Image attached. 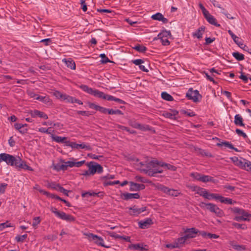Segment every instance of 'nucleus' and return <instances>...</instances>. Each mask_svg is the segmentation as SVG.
<instances>
[{
  "mask_svg": "<svg viewBox=\"0 0 251 251\" xmlns=\"http://www.w3.org/2000/svg\"><path fill=\"white\" fill-rule=\"evenodd\" d=\"M221 93L225 95L226 98L229 100H231L232 97H231V94L230 92L227 91H223L222 90L221 91Z\"/></svg>",
  "mask_w": 251,
  "mask_h": 251,
  "instance_id": "obj_60",
  "label": "nucleus"
},
{
  "mask_svg": "<svg viewBox=\"0 0 251 251\" xmlns=\"http://www.w3.org/2000/svg\"><path fill=\"white\" fill-rule=\"evenodd\" d=\"M5 162L7 165L14 167L18 170L23 169L33 171V169L19 156H14L6 153L0 154V163Z\"/></svg>",
  "mask_w": 251,
  "mask_h": 251,
  "instance_id": "obj_1",
  "label": "nucleus"
},
{
  "mask_svg": "<svg viewBox=\"0 0 251 251\" xmlns=\"http://www.w3.org/2000/svg\"><path fill=\"white\" fill-rule=\"evenodd\" d=\"M66 146L71 147L73 149H85L86 150L90 151L92 150V148L90 145H86L84 143L83 144H76L75 142H71L70 141H68L66 142Z\"/></svg>",
  "mask_w": 251,
  "mask_h": 251,
  "instance_id": "obj_11",
  "label": "nucleus"
},
{
  "mask_svg": "<svg viewBox=\"0 0 251 251\" xmlns=\"http://www.w3.org/2000/svg\"><path fill=\"white\" fill-rule=\"evenodd\" d=\"M100 56L102 60H101V62L103 64H106L108 62H110V61L108 59V58L105 55V54L102 53L100 54Z\"/></svg>",
  "mask_w": 251,
  "mask_h": 251,
  "instance_id": "obj_53",
  "label": "nucleus"
},
{
  "mask_svg": "<svg viewBox=\"0 0 251 251\" xmlns=\"http://www.w3.org/2000/svg\"><path fill=\"white\" fill-rule=\"evenodd\" d=\"M230 158L231 160L233 162L234 165L243 169H244L246 168V163L248 161L242 158H241V159H239L236 156H233L230 157Z\"/></svg>",
  "mask_w": 251,
  "mask_h": 251,
  "instance_id": "obj_12",
  "label": "nucleus"
},
{
  "mask_svg": "<svg viewBox=\"0 0 251 251\" xmlns=\"http://www.w3.org/2000/svg\"><path fill=\"white\" fill-rule=\"evenodd\" d=\"M108 235L115 239H122V236L117 234L114 232H108Z\"/></svg>",
  "mask_w": 251,
  "mask_h": 251,
  "instance_id": "obj_63",
  "label": "nucleus"
},
{
  "mask_svg": "<svg viewBox=\"0 0 251 251\" xmlns=\"http://www.w3.org/2000/svg\"><path fill=\"white\" fill-rule=\"evenodd\" d=\"M80 88L83 91L87 93L88 94L99 98L106 100L109 101L113 100L121 104H126V102L120 99L116 98L111 95H106L103 92L97 89H93L92 88L89 87L86 85H81L80 86Z\"/></svg>",
  "mask_w": 251,
  "mask_h": 251,
  "instance_id": "obj_2",
  "label": "nucleus"
},
{
  "mask_svg": "<svg viewBox=\"0 0 251 251\" xmlns=\"http://www.w3.org/2000/svg\"><path fill=\"white\" fill-rule=\"evenodd\" d=\"M205 27L204 26H201L196 31L194 34V36L197 37L198 38H201L202 37V33L204 32Z\"/></svg>",
  "mask_w": 251,
  "mask_h": 251,
  "instance_id": "obj_38",
  "label": "nucleus"
},
{
  "mask_svg": "<svg viewBox=\"0 0 251 251\" xmlns=\"http://www.w3.org/2000/svg\"><path fill=\"white\" fill-rule=\"evenodd\" d=\"M201 175L199 173H192L190 174V176L196 180L200 181Z\"/></svg>",
  "mask_w": 251,
  "mask_h": 251,
  "instance_id": "obj_55",
  "label": "nucleus"
},
{
  "mask_svg": "<svg viewBox=\"0 0 251 251\" xmlns=\"http://www.w3.org/2000/svg\"><path fill=\"white\" fill-rule=\"evenodd\" d=\"M186 97L188 100H192L195 102L199 101L200 99L201 98L199 91L197 90H194L192 88L189 89L186 93Z\"/></svg>",
  "mask_w": 251,
  "mask_h": 251,
  "instance_id": "obj_7",
  "label": "nucleus"
},
{
  "mask_svg": "<svg viewBox=\"0 0 251 251\" xmlns=\"http://www.w3.org/2000/svg\"><path fill=\"white\" fill-rule=\"evenodd\" d=\"M180 194V193L176 190L170 189V193L168 194L169 195L171 196L177 197Z\"/></svg>",
  "mask_w": 251,
  "mask_h": 251,
  "instance_id": "obj_59",
  "label": "nucleus"
},
{
  "mask_svg": "<svg viewBox=\"0 0 251 251\" xmlns=\"http://www.w3.org/2000/svg\"><path fill=\"white\" fill-rule=\"evenodd\" d=\"M224 146L226 148H228V149L233 150L237 152L239 151L238 150V149L234 147L233 145L228 141H225L221 142V147H223Z\"/></svg>",
  "mask_w": 251,
  "mask_h": 251,
  "instance_id": "obj_26",
  "label": "nucleus"
},
{
  "mask_svg": "<svg viewBox=\"0 0 251 251\" xmlns=\"http://www.w3.org/2000/svg\"><path fill=\"white\" fill-rule=\"evenodd\" d=\"M12 226H13L11 223H9L8 221L5 223L0 224V228L1 229V231H2L5 227Z\"/></svg>",
  "mask_w": 251,
  "mask_h": 251,
  "instance_id": "obj_48",
  "label": "nucleus"
},
{
  "mask_svg": "<svg viewBox=\"0 0 251 251\" xmlns=\"http://www.w3.org/2000/svg\"><path fill=\"white\" fill-rule=\"evenodd\" d=\"M232 211L238 215L236 216L234 220L237 221H249V217H251V214L246 212L245 210L238 207H234L232 209Z\"/></svg>",
  "mask_w": 251,
  "mask_h": 251,
  "instance_id": "obj_3",
  "label": "nucleus"
},
{
  "mask_svg": "<svg viewBox=\"0 0 251 251\" xmlns=\"http://www.w3.org/2000/svg\"><path fill=\"white\" fill-rule=\"evenodd\" d=\"M129 210L131 211L129 212L130 215L133 216H137L142 212L146 210V207H142L141 208H137L136 206L132 207H130Z\"/></svg>",
  "mask_w": 251,
  "mask_h": 251,
  "instance_id": "obj_20",
  "label": "nucleus"
},
{
  "mask_svg": "<svg viewBox=\"0 0 251 251\" xmlns=\"http://www.w3.org/2000/svg\"><path fill=\"white\" fill-rule=\"evenodd\" d=\"M61 161L63 163H64L66 164L67 169H68V167H75V164L74 161H68L67 162H65L64 160H61Z\"/></svg>",
  "mask_w": 251,
  "mask_h": 251,
  "instance_id": "obj_57",
  "label": "nucleus"
},
{
  "mask_svg": "<svg viewBox=\"0 0 251 251\" xmlns=\"http://www.w3.org/2000/svg\"><path fill=\"white\" fill-rule=\"evenodd\" d=\"M41 219L40 217H35L33 218V222L32 223V226L34 228H36L37 226L40 224Z\"/></svg>",
  "mask_w": 251,
  "mask_h": 251,
  "instance_id": "obj_54",
  "label": "nucleus"
},
{
  "mask_svg": "<svg viewBox=\"0 0 251 251\" xmlns=\"http://www.w3.org/2000/svg\"><path fill=\"white\" fill-rule=\"evenodd\" d=\"M30 115L32 118H36L37 117H39L40 118H42L44 119L47 120L48 119V115L44 112L39 111L38 110H34L33 111H31Z\"/></svg>",
  "mask_w": 251,
  "mask_h": 251,
  "instance_id": "obj_19",
  "label": "nucleus"
},
{
  "mask_svg": "<svg viewBox=\"0 0 251 251\" xmlns=\"http://www.w3.org/2000/svg\"><path fill=\"white\" fill-rule=\"evenodd\" d=\"M156 165H158V161L157 160H151L150 162H146V165L144 168L141 169V171L147 174L150 176H153L152 172L153 168H155Z\"/></svg>",
  "mask_w": 251,
  "mask_h": 251,
  "instance_id": "obj_5",
  "label": "nucleus"
},
{
  "mask_svg": "<svg viewBox=\"0 0 251 251\" xmlns=\"http://www.w3.org/2000/svg\"><path fill=\"white\" fill-rule=\"evenodd\" d=\"M136 181L143 182V183H147L148 182L147 179L143 177H142L141 176H137L135 177Z\"/></svg>",
  "mask_w": 251,
  "mask_h": 251,
  "instance_id": "obj_62",
  "label": "nucleus"
},
{
  "mask_svg": "<svg viewBox=\"0 0 251 251\" xmlns=\"http://www.w3.org/2000/svg\"><path fill=\"white\" fill-rule=\"evenodd\" d=\"M27 235L26 234L23 235H17L15 237V240L18 242H23L24 240L27 238Z\"/></svg>",
  "mask_w": 251,
  "mask_h": 251,
  "instance_id": "obj_43",
  "label": "nucleus"
},
{
  "mask_svg": "<svg viewBox=\"0 0 251 251\" xmlns=\"http://www.w3.org/2000/svg\"><path fill=\"white\" fill-rule=\"evenodd\" d=\"M200 206L202 208H206L212 212H214L217 214V212L216 210H219V208L214 204L211 203H205L201 202L200 204Z\"/></svg>",
  "mask_w": 251,
  "mask_h": 251,
  "instance_id": "obj_14",
  "label": "nucleus"
},
{
  "mask_svg": "<svg viewBox=\"0 0 251 251\" xmlns=\"http://www.w3.org/2000/svg\"><path fill=\"white\" fill-rule=\"evenodd\" d=\"M187 239L185 237V235L183 236V237H180V238H178L177 240H176V242H177V243L178 244V245L180 246L181 245H183V244H184L185 242V241L187 240Z\"/></svg>",
  "mask_w": 251,
  "mask_h": 251,
  "instance_id": "obj_58",
  "label": "nucleus"
},
{
  "mask_svg": "<svg viewBox=\"0 0 251 251\" xmlns=\"http://www.w3.org/2000/svg\"><path fill=\"white\" fill-rule=\"evenodd\" d=\"M161 98L166 100L172 101L174 100L173 97L166 92H163L161 93Z\"/></svg>",
  "mask_w": 251,
  "mask_h": 251,
  "instance_id": "obj_36",
  "label": "nucleus"
},
{
  "mask_svg": "<svg viewBox=\"0 0 251 251\" xmlns=\"http://www.w3.org/2000/svg\"><path fill=\"white\" fill-rule=\"evenodd\" d=\"M232 54L233 56L238 61H242L245 59L244 55L239 52H233Z\"/></svg>",
  "mask_w": 251,
  "mask_h": 251,
  "instance_id": "obj_37",
  "label": "nucleus"
},
{
  "mask_svg": "<svg viewBox=\"0 0 251 251\" xmlns=\"http://www.w3.org/2000/svg\"><path fill=\"white\" fill-rule=\"evenodd\" d=\"M162 16H163V15L161 13L158 12L154 15H152L151 16V18L152 19H153L154 20H157L158 21H160L161 19Z\"/></svg>",
  "mask_w": 251,
  "mask_h": 251,
  "instance_id": "obj_51",
  "label": "nucleus"
},
{
  "mask_svg": "<svg viewBox=\"0 0 251 251\" xmlns=\"http://www.w3.org/2000/svg\"><path fill=\"white\" fill-rule=\"evenodd\" d=\"M204 17L209 24L214 25L216 26H220V24H218L217 23L216 19L214 17V16L210 15L209 12L205 15Z\"/></svg>",
  "mask_w": 251,
  "mask_h": 251,
  "instance_id": "obj_23",
  "label": "nucleus"
},
{
  "mask_svg": "<svg viewBox=\"0 0 251 251\" xmlns=\"http://www.w3.org/2000/svg\"><path fill=\"white\" fill-rule=\"evenodd\" d=\"M108 114L113 115V114H117V115H123L124 114L123 112L119 109L114 110L113 109H109L108 111Z\"/></svg>",
  "mask_w": 251,
  "mask_h": 251,
  "instance_id": "obj_47",
  "label": "nucleus"
},
{
  "mask_svg": "<svg viewBox=\"0 0 251 251\" xmlns=\"http://www.w3.org/2000/svg\"><path fill=\"white\" fill-rule=\"evenodd\" d=\"M212 178L213 177L210 176L201 175L200 181L203 182L211 181L212 180Z\"/></svg>",
  "mask_w": 251,
  "mask_h": 251,
  "instance_id": "obj_40",
  "label": "nucleus"
},
{
  "mask_svg": "<svg viewBox=\"0 0 251 251\" xmlns=\"http://www.w3.org/2000/svg\"><path fill=\"white\" fill-rule=\"evenodd\" d=\"M87 166L91 175H94L96 173L100 174L103 171V167L100 164L94 161H91L88 163Z\"/></svg>",
  "mask_w": 251,
  "mask_h": 251,
  "instance_id": "obj_6",
  "label": "nucleus"
},
{
  "mask_svg": "<svg viewBox=\"0 0 251 251\" xmlns=\"http://www.w3.org/2000/svg\"><path fill=\"white\" fill-rule=\"evenodd\" d=\"M232 226L238 229H246L247 228V226L245 224H241L237 223H233Z\"/></svg>",
  "mask_w": 251,
  "mask_h": 251,
  "instance_id": "obj_44",
  "label": "nucleus"
},
{
  "mask_svg": "<svg viewBox=\"0 0 251 251\" xmlns=\"http://www.w3.org/2000/svg\"><path fill=\"white\" fill-rule=\"evenodd\" d=\"M178 114V112L174 111V113H170L168 112H164L163 113V116L166 118H169L170 119H175L176 116Z\"/></svg>",
  "mask_w": 251,
  "mask_h": 251,
  "instance_id": "obj_32",
  "label": "nucleus"
},
{
  "mask_svg": "<svg viewBox=\"0 0 251 251\" xmlns=\"http://www.w3.org/2000/svg\"><path fill=\"white\" fill-rule=\"evenodd\" d=\"M56 187H58V190L60 192L63 193L64 195L68 196V192H71L70 191L64 189L62 186H61L60 184H57Z\"/></svg>",
  "mask_w": 251,
  "mask_h": 251,
  "instance_id": "obj_45",
  "label": "nucleus"
},
{
  "mask_svg": "<svg viewBox=\"0 0 251 251\" xmlns=\"http://www.w3.org/2000/svg\"><path fill=\"white\" fill-rule=\"evenodd\" d=\"M221 203H224L225 204H232V200L228 198H225L221 196Z\"/></svg>",
  "mask_w": 251,
  "mask_h": 251,
  "instance_id": "obj_41",
  "label": "nucleus"
},
{
  "mask_svg": "<svg viewBox=\"0 0 251 251\" xmlns=\"http://www.w3.org/2000/svg\"><path fill=\"white\" fill-rule=\"evenodd\" d=\"M39 191L40 193L43 194L44 195L47 196L48 197L51 198L52 199H56L59 201L61 200V198L60 197L53 194H50L44 190L40 189L39 190Z\"/></svg>",
  "mask_w": 251,
  "mask_h": 251,
  "instance_id": "obj_28",
  "label": "nucleus"
},
{
  "mask_svg": "<svg viewBox=\"0 0 251 251\" xmlns=\"http://www.w3.org/2000/svg\"><path fill=\"white\" fill-rule=\"evenodd\" d=\"M50 211L54 213L57 217L61 220L66 221L67 222H72L75 220V218L74 216L70 214H67L64 212L59 211L55 207H51Z\"/></svg>",
  "mask_w": 251,
  "mask_h": 251,
  "instance_id": "obj_4",
  "label": "nucleus"
},
{
  "mask_svg": "<svg viewBox=\"0 0 251 251\" xmlns=\"http://www.w3.org/2000/svg\"><path fill=\"white\" fill-rule=\"evenodd\" d=\"M103 192H99L98 193L94 192L92 191H88L83 192L81 194V196L83 198L89 197H97L102 198L104 196Z\"/></svg>",
  "mask_w": 251,
  "mask_h": 251,
  "instance_id": "obj_18",
  "label": "nucleus"
},
{
  "mask_svg": "<svg viewBox=\"0 0 251 251\" xmlns=\"http://www.w3.org/2000/svg\"><path fill=\"white\" fill-rule=\"evenodd\" d=\"M128 125L131 127L140 129L142 131H147L150 129V126L144 125L136 122L134 119H131L128 121Z\"/></svg>",
  "mask_w": 251,
  "mask_h": 251,
  "instance_id": "obj_9",
  "label": "nucleus"
},
{
  "mask_svg": "<svg viewBox=\"0 0 251 251\" xmlns=\"http://www.w3.org/2000/svg\"><path fill=\"white\" fill-rule=\"evenodd\" d=\"M204 198L209 200L213 199L220 200V195L217 194L209 193L207 192Z\"/></svg>",
  "mask_w": 251,
  "mask_h": 251,
  "instance_id": "obj_31",
  "label": "nucleus"
},
{
  "mask_svg": "<svg viewBox=\"0 0 251 251\" xmlns=\"http://www.w3.org/2000/svg\"><path fill=\"white\" fill-rule=\"evenodd\" d=\"M31 97L34 98L36 100H38L48 106H51L52 104V101L48 96H39L36 94H32Z\"/></svg>",
  "mask_w": 251,
  "mask_h": 251,
  "instance_id": "obj_10",
  "label": "nucleus"
},
{
  "mask_svg": "<svg viewBox=\"0 0 251 251\" xmlns=\"http://www.w3.org/2000/svg\"><path fill=\"white\" fill-rule=\"evenodd\" d=\"M129 183L130 191H137L145 188V185L143 184H138L132 181L130 182Z\"/></svg>",
  "mask_w": 251,
  "mask_h": 251,
  "instance_id": "obj_22",
  "label": "nucleus"
},
{
  "mask_svg": "<svg viewBox=\"0 0 251 251\" xmlns=\"http://www.w3.org/2000/svg\"><path fill=\"white\" fill-rule=\"evenodd\" d=\"M229 35L232 37L234 42L241 49L244 50H246L245 48H247V46L244 45L242 42L241 40L237 36H236L230 30L228 31Z\"/></svg>",
  "mask_w": 251,
  "mask_h": 251,
  "instance_id": "obj_17",
  "label": "nucleus"
},
{
  "mask_svg": "<svg viewBox=\"0 0 251 251\" xmlns=\"http://www.w3.org/2000/svg\"><path fill=\"white\" fill-rule=\"evenodd\" d=\"M122 198L123 199L127 201L131 199H138L140 198V195L138 193H125L122 195Z\"/></svg>",
  "mask_w": 251,
  "mask_h": 251,
  "instance_id": "obj_21",
  "label": "nucleus"
},
{
  "mask_svg": "<svg viewBox=\"0 0 251 251\" xmlns=\"http://www.w3.org/2000/svg\"><path fill=\"white\" fill-rule=\"evenodd\" d=\"M158 165L160 167H166L167 169L175 171L176 170V167L170 164H168L161 161H158Z\"/></svg>",
  "mask_w": 251,
  "mask_h": 251,
  "instance_id": "obj_29",
  "label": "nucleus"
},
{
  "mask_svg": "<svg viewBox=\"0 0 251 251\" xmlns=\"http://www.w3.org/2000/svg\"><path fill=\"white\" fill-rule=\"evenodd\" d=\"M171 36L172 35L170 31L163 30L158 34L157 37L158 38H168Z\"/></svg>",
  "mask_w": 251,
  "mask_h": 251,
  "instance_id": "obj_35",
  "label": "nucleus"
},
{
  "mask_svg": "<svg viewBox=\"0 0 251 251\" xmlns=\"http://www.w3.org/2000/svg\"><path fill=\"white\" fill-rule=\"evenodd\" d=\"M53 169L59 172L61 170L66 171L67 170V168L66 166V164H61L60 163H57L56 164L53 165Z\"/></svg>",
  "mask_w": 251,
  "mask_h": 251,
  "instance_id": "obj_33",
  "label": "nucleus"
},
{
  "mask_svg": "<svg viewBox=\"0 0 251 251\" xmlns=\"http://www.w3.org/2000/svg\"><path fill=\"white\" fill-rule=\"evenodd\" d=\"M51 137L52 140L55 141L57 143H62L66 144V142L68 141H66L67 138L65 137H62L59 136H55L53 134H52Z\"/></svg>",
  "mask_w": 251,
  "mask_h": 251,
  "instance_id": "obj_27",
  "label": "nucleus"
},
{
  "mask_svg": "<svg viewBox=\"0 0 251 251\" xmlns=\"http://www.w3.org/2000/svg\"><path fill=\"white\" fill-rule=\"evenodd\" d=\"M86 235L87 236L90 241H94L95 243L97 245L105 248L108 247L104 244V240L101 237L98 236L92 233H89Z\"/></svg>",
  "mask_w": 251,
  "mask_h": 251,
  "instance_id": "obj_8",
  "label": "nucleus"
},
{
  "mask_svg": "<svg viewBox=\"0 0 251 251\" xmlns=\"http://www.w3.org/2000/svg\"><path fill=\"white\" fill-rule=\"evenodd\" d=\"M62 61L65 63L67 67L72 70L75 69V64L74 60L71 58L66 59L64 58L62 60Z\"/></svg>",
  "mask_w": 251,
  "mask_h": 251,
  "instance_id": "obj_24",
  "label": "nucleus"
},
{
  "mask_svg": "<svg viewBox=\"0 0 251 251\" xmlns=\"http://www.w3.org/2000/svg\"><path fill=\"white\" fill-rule=\"evenodd\" d=\"M153 224L152 220L150 218H147L138 222L139 227L141 229H146L150 227Z\"/></svg>",
  "mask_w": 251,
  "mask_h": 251,
  "instance_id": "obj_13",
  "label": "nucleus"
},
{
  "mask_svg": "<svg viewBox=\"0 0 251 251\" xmlns=\"http://www.w3.org/2000/svg\"><path fill=\"white\" fill-rule=\"evenodd\" d=\"M232 248L238 251H245L246 249V246L243 245H232Z\"/></svg>",
  "mask_w": 251,
  "mask_h": 251,
  "instance_id": "obj_42",
  "label": "nucleus"
},
{
  "mask_svg": "<svg viewBox=\"0 0 251 251\" xmlns=\"http://www.w3.org/2000/svg\"><path fill=\"white\" fill-rule=\"evenodd\" d=\"M74 99H75V98H74L72 96H70L69 95H68L67 94H65V97H64L63 100H66V101L68 102L74 103Z\"/></svg>",
  "mask_w": 251,
  "mask_h": 251,
  "instance_id": "obj_56",
  "label": "nucleus"
},
{
  "mask_svg": "<svg viewBox=\"0 0 251 251\" xmlns=\"http://www.w3.org/2000/svg\"><path fill=\"white\" fill-rule=\"evenodd\" d=\"M235 132L238 136L243 137L244 139H248L247 134L241 129L237 128Z\"/></svg>",
  "mask_w": 251,
  "mask_h": 251,
  "instance_id": "obj_50",
  "label": "nucleus"
},
{
  "mask_svg": "<svg viewBox=\"0 0 251 251\" xmlns=\"http://www.w3.org/2000/svg\"><path fill=\"white\" fill-rule=\"evenodd\" d=\"M15 128L17 130L22 134H25L27 133L28 129L21 126V124L15 123L14 124Z\"/></svg>",
  "mask_w": 251,
  "mask_h": 251,
  "instance_id": "obj_30",
  "label": "nucleus"
},
{
  "mask_svg": "<svg viewBox=\"0 0 251 251\" xmlns=\"http://www.w3.org/2000/svg\"><path fill=\"white\" fill-rule=\"evenodd\" d=\"M159 39H160L161 43L163 46H168L170 45V42L168 40V38H162Z\"/></svg>",
  "mask_w": 251,
  "mask_h": 251,
  "instance_id": "obj_64",
  "label": "nucleus"
},
{
  "mask_svg": "<svg viewBox=\"0 0 251 251\" xmlns=\"http://www.w3.org/2000/svg\"><path fill=\"white\" fill-rule=\"evenodd\" d=\"M66 94H63L59 91H55L54 92V96L57 99L63 100Z\"/></svg>",
  "mask_w": 251,
  "mask_h": 251,
  "instance_id": "obj_49",
  "label": "nucleus"
},
{
  "mask_svg": "<svg viewBox=\"0 0 251 251\" xmlns=\"http://www.w3.org/2000/svg\"><path fill=\"white\" fill-rule=\"evenodd\" d=\"M158 165H156L155 168H153L152 172L151 173H153V176H156V174L157 173H162L163 172V170L159 167H158Z\"/></svg>",
  "mask_w": 251,
  "mask_h": 251,
  "instance_id": "obj_52",
  "label": "nucleus"
},
{
  "mask_svg": "<svg viewBox=\"0 0 251 251\" xmlns=\"http://www.w3.org/2000/svg\"><path fill=\"white\" fill-rule=\"evenodd\" d=\"M109 110V109L100 106V105L99 106L98 109V111H99V112H101V113H103V114H106L107 113L108 114Z\"/></svg>",
  "mask_w": 251,
  "mask_h": 251,
  "instance_id": "obj_61",
  "label": "nucleus"
},
{
  "mask_svg": "<svg viewBox=\"0 0 251 251\" xmlns=\"http://www.w3.org/2000/svg\"><path fill=\"white\" fill-rule=\"evenodd\" d=\"M234 123L236 126H245V124L243 123V119L239 114H236L235 116Z\"/></svg>",
  "mask_w": 251,
  "mask_h": 251,
  "instance_id": "obj_25",
  "label": "nucleus"
},
{
  "mask_svg": "<svg viewBox=\"0 0 251 251\" xmlns=\"http://www.w3.org/2000/svg\"><path fill=\"white\" fill-rule=\"evenodd\" d=\"M133 49L138 51L139 52L144 53L147 50V48L144 46L140 44H137L135 46L133 47Z\"/></svg>",
  "mask_w": 251,
  "mask_h": 251,
  "instance_id": "obj_34",
  "label": "nucleus"
},
{
  "mask_svg": "<svg viewBox=\"0 0 251 251\" xmlns=\"http://www.w3.org/2000/svg\"><path fill=\"white\" fill-rule=\"evenodd\" d=\"M207 192V191L203 188H201L200 187H198L197 194L200 195L201 196H202L203 198L204 197Z\"/></svg>",
  "mask_w": 251,
  "mask_h": 251,
  "instance_id": "obj_46",
  "label": "nucleus"
},
{
  "mask_svg": "<svg viewBox=\"0 0 251 251\" xmlns=\"http://www.w3.org/2000/svg\"><path fill=\"white\" fill-rule=\"evenodd\" d=\"M157 188L158 190L162 191L163 192H164L167 194H168L170 193V189H171L169 188L168 187L165 186L162 184H158L157 186Z\"/></svg>",
  "mask_w": 251,
  "mask_h": 251,
  "instance_id": "obj_39",
  "label": "nucleus"
},
{
  "mask_svg": "<svg viewBox=\"0 0 251 251\" xmlns=\"http://www.w3.org/2000/svg\"><path fill=\"white\" fill-rule=\"evenodd\" d=\"M148 246L143 243L132 244L129 245L128 248L130 250L139 251H147L148 250Z\"/></svg>",
  "mask_w": 251,
  "mask_h": 251,
  "instance_id": "obj_15",
  "label": "nucleus"
},
{
  "mask_svg": "<svg viewBox=\"0 0 251 251\" xmlns=\"http://www.w3.org/2000/svg\"><path fill=\"white\" fill-rule=\"evenodd\" d=\"M199 232V230L197 229L195 227H192L190 228H187L184 231L185 233V237L187 239L189 238H193L196 237L197 234Z\"/></svg>",
  "mask_w": 251,
  "mask_h": 251,
  "instance_id": "obj_16",
  "label": "nucleus"
}]
</instances>
